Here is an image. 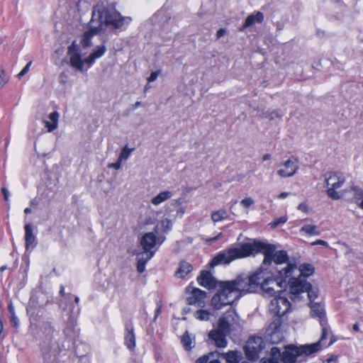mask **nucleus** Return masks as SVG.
<instances>
[{
	"label": "nucleus",
	"mask_w": 363,
	"mask_h": 363,
	"mask_svg": "<svg viewBox=\"0 0 363 363\" xmlns=\"http://www.w3.org/2000/svg\"><path fill=\"white\" fill-rule=\"evenodd\" d=\"M197 281L201 286L208 289H215L218 285L216 279L208 271H203L197 277Z\"/></svg>",
	"instance_id": "obj_16"
},
{
	"label": "nucleus",
	"mask_w": 363,
	"mask_h": 363,
	"mask_svg": "<svg viewBox=\"0 0 363 363\" xmlns=\"http://www.w3.org/2000/svg\"><path fill=\"white\" fill-rule=\"evenodd\" d=\"M59 113L57 111H53L49 115L50 121H45V126L47 128L48 132H52L57 128Z\"/></svg>",
	"instance_id": "obj_26"
},
{
	"label": "nucleus",
	"mask_w": 363,
	"mask_h": 363,
	"mask_svg": "<svg viewBox=\"0 0 363 363\" xmlns=\"http://www.w3.org/2000/svg\"><path fill=\"white\" fill-rule=\"evenodd\" d=\"M264 348V342L261 337H251L245 347V355L248 359L255 360Z\"/></svg>",
	"instance_id": "obj_9"
},
{
	"label": "nucleus",
	"mask_w": 363,
	"mask_h": 363,
	"mask_svg": "<svg viewBox=\"0 0 363 363\" xmlns=\"http://www.w3.org/2000/svg\"><path fill=\"white\" fill-rule=\"evenodd\" d=\"M287 220V217L286 216H281L279 218H277L276 219H274V220H272L270 223H269V225L272 228H277L279 225H282L284 223H285Z\"/></svg>",
	"instance_id": "obj_39"
},
{
	"label": "nucleus",
	"mask_w": 363,
	"mask_h": 363,
	"mask_svg": "<svg viewBox=\"0 0 363 363\" xmlns=\"http://www.w3.org/2000/svg\"><path fill=\"white\" fill-rule=\"evenodd\" d=\"M1 191H2V194H4V200L6 201H9V190L6 188H2Z\"/></svg>",
	"instance_id": "obj_53"
},
{
	"label": "nucleus",
	"mask_w": 363,
	"mask_h": 363,
	"mask_svg": "<svg viewBox=\"0 0 363 363\" xmlns=\"http://www.w3.org/2000/svg\"><path fill=\"white\" fill-rule=\"evenodd\" d=\"M235 311L233 309L227 311L224 315L219 318L218 330L216 331L229 335L230 326L235 323Z\"/></svg>",
	"instance_id": "obj_13"
},
{
	"label": "nucleus",
	"mask_w": 363,
	"mask_h": 363,
	"mask_svg": "<svg viewBox=\"0 0 363 363\" xmlns=\"http://www.w3.org/2000/svg\"><path fill=\"white\" fill-rule=\"evenodd\" d=\"M155 252H143L137 254V261L140 262H144L145 264L154 256Z\"/></svg>",
	"instance_id": "obj_32"
},
{
	"label": "nucleus",
	"mask_w": 363,
	"mask_h": 363,
	"mask_svg": "<svg viewBox=\"0 0 363 363\" xmlns=\"http://www.w3.org/2000/svg\"><path fill=\"white\" fill-rule=\"evenodd\" d=\"M296 281L293 282L291 286L290 290L292 294H299L301 292L307 291L308 298L311 303H313V301L318 297V291L315 288H313L311 284L307 281H300L299 284H296Z\"/></svg>",
	"instance_id": "obj_12"
},
{
	"label": "nucleus",
	"mask_w": 363,
	"mask_h": 363,
	"mask_svg": "<svg viewBox=\"0 0 363 363\" xmlns=\"http://www.w3.org/2000/svg\"><path fill=\"white\" fill-rule=\"evenodd\" d=\"M192 270L193 267L190 263L186 261H181L179 262V267L175 272V276L179 278H184Z\"/></svg>",
	"instance_id": "obj_24"
},
{
	"label": "nucleus",
	"mask_w": 363,
	"mask_h": 363,
	"mask_svg": "<svg viewBox=\"0 0 363 363\" xmlns=\"http://www.w3.org/2000/svg\"><path fill=\"white\" fill-rule=\"evenodd\" d=\"M70 65L75 69L83 72L84 65L85 64L84 59H82L80 53H74L69 55Z\"/></svg>",
	"instance_id": "obj_23"
},
{
	"label": "nucleus",
	"mask_w": 363,
	"mask_h": 363,
	"mask_svg": "<svg viewBox=\"0 0 363 363\" xmlns=\"http://www.w3.org/2000/svg\"><path fill=\"white\" fill-rule=\"evenodd\" d=\"M121 161L118 158L117 161L113 163H109L108 164V168H114L115 169H119L121 167Z\"/></svg>",
	"instance_id": "obj_47"
},
{
	"label": "nucleus",
	"mask_w": 363,
	"mask_h": 363,
	"mask_svg": "<svg viewBox=\"0 0 363 363\" xmlns=\"http://www.w3.org/2000/svg\"><path fill=\"white\" fill-rule=\"evenodd\" d=\"M264 19L263 13L258 11L255 14H251L247 17L243 24L242 29L248 28L255 23H261Z\"/></svg>",
	"instance_id": "obj_27"
},
{
	"label": "nucleus",
	"mask_w": 363,
	"mask_h": 363,
	"mask_svg": "<svg viewBox=\"0 0 363 363\" xmlns=\"http://www.w3.org/2000/svg\"><path fill=\"white\" fill-rule=\"evenodd\" d=\"M270 158H271V156H270V155H269V154H265V155H263V157H262V160H263L264 161H265V160H269Z\"/></svg>",
	"instance_id": "obj_59"
},
{
	"label": "nucleus",
	"mask_w": 363,
	"mask_h": 363,
	"mask_svg": "<svg viewBox=\"0 0 363 363\" xmlns=\"http://www.w3.org/2000/svg\"><path fill=\"white\" fill-rule=\"evenodd\" d=\"M30 205L32 206H37L38 205V202L36 201L35 199H33L30 201Z\"/></svg>",
	"instance_id": "obj_63"
},
{
	"label": "nucleus",
	"mask_w": 363,
	"mask_h": 363,
	"mask_svg": "<svg viewBox=\"0 0 363 363\" xmlns=\"http://www.w3.org/2000/svg\"><path fill=\"white\" fill-rule=\"evenodd\" d=\"M337 357L335 355H331L329 358L325 359L323 363H336Z\"/></svg>",
	"instance_id": "obj_52"
},
{
	"label": "nucleus",
	"mask_w": 363,
	"mask_h": 363,
	"mask_svg": "<svg viewBox=\"0 0 363 363\" xmlns=\"http://www.w3.org/2000/svg\"><path fill=\"white\" fill-rule=\"evenodd\" d=\"M298 169V160L291 157L279 164L277 174L281 178L291 177L296 173Z\"/></svg>",
	"instance_id": "obj_10"
},
{
	"label": "nucleus",
	"mask_w": 363,
	"mask_h": 363,
	"mask_svg": "<svg viewBox=\"0 0 363 363\" xmlns=\"http://www.w3.org/2000/svg\"><path fill=\"white\" fill-rule=\"evenodd\" d=\"M134 150V148L129 149L127 145H125L121 150L118 159L120 161L127 160L130 157L131 152Z\"/></svg>",
	"instance_id": "obj_36"
},
{
	"label": "nucleus",
	"mask_w": 363,
	"mask_h": 363,
	"mask_svg": "<svg viewBox=\"0 0 363 363\" xmlns=\"http://www.w3.org/2000/svg\"><path fill=\"white\" fill-rule=\"evenodd\" d=\"M220 289L211 298V306L215 310H220L223 307L231 305L233 302L238 299V296L235 291H230L227 284L222 281L219 284Z\"/></svg>",
	"instance_id": "obj_8"
},
{
	"label": "nucleus",
	"mask_w": 363,
	"mask_h": 363,
	"mask_svg": "<svg viewBox=\"0 0 363 363\" xmlns=\"http://www.w3.org/2000/svg\"><path fill=\"white\" fill-rule=\"evenodd\" d=\"M258 253L264 255L262 269L264 267L274 262L277 265L288 263L289 256L285 250H277L274 245L266 243L259 240L252 242H245L239 247L231 246L217 253L210 262V266L214 267L220 264H229L235 259H242Z\"/></svg>",
	"instance_id": "obj_1"
},
{
	"label": "nucleus",
	"mask_w": 363,
	"mask_h": 363,
	"mask_svg": "<svg viewBox=\"0 0 363 363\" xmlns=\"http://www.w3.org/2000/svg\"><path fill=\"white\" fill-rule=\"evenodd\" d=\"M226 33V30L224 28H220L216 33L217 38H220Z\"/></svg>",
	"instance_id": "obj_54"
},
{
	"label": "nucleus",
	"mask_w": 363,
	"mask_h": 363,
	"mask_svg": "<svg viewBox=\"0 0 363 363\" xmlns=\"http://www.w3.org/2000/svg\"><path fill=\"white\" fill-rule=\"evenodd\" d=\"M230 291H235L240 298L242 293H253L260 288L263 295L267 297H272L277 293L276 288L279 284H286V281H278L273 277V275L263 269L261 267L250 276L241 274L234 280L225 281ZM277 291H281L277 290Z\"/></svg>",
	"instance_id": "obj_2"
},
{
	"label": "nucleus",
	"mask_w": 363,
	"mask_h": 363,
	"mask_svg": "<svg viewBox=\"0 0 363 363\" xmlns=\"http://www.w3.org/2000/svg\"><path fill=\"white\" fill-rule=\"evenodd\" d=\"M145 265H146V264L144 263L143 262H140L137 261V271L139 273H143L145 269Z\"/></svg>",
	"instance_id": "obj_48"
},
{
	"label": "nucleus",
	"mask_w": 363,
	"mask_h": 363,
	"mask_svg": "<svg viewBox=\"0 0 363 363\" xmlns=\"http://www.w3.org/2000/svg\"><path fill=\"white\" fill-rule=\"evenodd\" d=\"M218 358L219 357L211 358L208 363H220Z\"/></svg>",
	"instance_id": "obj_57"
},
{
	"label": "nucleus",
	"mask_w": 363,
	"mask_h": 363,
	"mask_svg": "<svg viewBox=\"0 0 363 363\" xmlns=\"http://www.w3.org/2000/svg\"><path fill=\"white\" fill-rule=\"evenodd\" d=\"M325 186L328 188L326 193L333 200L341 199L347 190L337 191L345 182V177L342 173L331 172L324 174Z\"/></svg>",
	"instance_id": "obj_7"
},
{
	"label": "nucleus",
	"mask_w": 363,
	"mask_h": 363,
	"mask_svg": "<svg viewBox=\"0 0 363 363\" xmlns=\"http://www.w3.org/2000/svg\"><path fill=\"white\" fill-rule=\"evenodd\" d=\"M320 325L322 327V334L320 340L318 342H320V345H321V342L324 340L327 339L328 335L330 334V330L327 324V321L325 322V324H320ZM320 347H322V345H320Z\"/></svg>",
	"instance_id": "obj_38"
},
{
	"label": "nucleus",
	"mask_w": 363,
	"mask_h": 363,
	"mask_svg": "<svg viewBox=\"0 0 363 363\" xmlns=\"http://www.w3.org/2000/svg\"><path fill=\"white\" fill-rule=\"evenodd\" d=\"M74 53H79V46L75 44V43H72V44L69 46L68 48V50H67V54L69 55H73Z\"/></svg>",
	"instance_id": "obj_43"
},
{
	"label": "nucleus",
	"mask_w": 363,
	"mask_h": 363,
	"mask_svg": "<svg viewBox=\"0 0 363 363\" xmlns=\"http://www.w3.org/2000/svg\"><path fill=\"white\" fill-rule=\"evenodd\" d=\"M300 233L310 236L319 235L320 234V231L317 225L310 224L302 226L300 229Z\"/></svg>",
	"instance_id": "obj_28"
},
{
	"label": "nucleus",
	"mask_w": 363,
	"mask_h": 363,
	"mask_svg": "<svg viewBox=\"0 0 363 363\" xmlns=\"http://www.w3.org/2000/svg\"><path fill=\"white\" fill-rule=\"evenodd\" d=\"M212 316V313L206 309L201 308L194 313V317L200 321H208Z\"/></svg>",
	"instance_id": "obj_29"
},
{
	"label": "nucleus",
	"mask_w": 363,
	"mask_h": 363,
	"mask_svg": "<svg viewBox=\"0 0 363 363\" xmlns=\"http://www.w3.org/2000/svg\"><path fill=\"white\" fill-rule=\"evenodd\" d=\"M226 335H228V334H224L216 330H211L208 334L209 338L214 340L216 345L219 348H224L227 346Z\"/></svg>",
	"instance_id": "obj_20"
},
{
	"label": "nucleus",
	"mask_w": 363,
	"mask_h": 363,
	"mask_svg": "<svg viewBox=\"0 0 363 363\" xmlns=\"http://www.w3.org/2000/svg\"><path fill=\"white\" fill-rule=\"evenodd\" d=\"M320 350V342L301 345H287L281 351V361L282 363L306 362V357L313 355Z\"/></svg>",
	"instance_id": "obj_5"
},
{
	"label": "nucleus",
	"mask_w": 363,
	"mask_h": 363,
	"mask_svg": "<svg viewBox=\"0 0 363 363\" xmlns=\"http://www.w3.org/2000/svg\"><path fill=\"white\" fill-rule=\"evenodd\" d=\"M9 75L5 72L4 69L0 67V88H3L9 82Z\"/></svg>",
	"instance_id": "obj_37"
},
{
	"label": "nucleus",
	"mask_w": 363,
	"mask_h": 363,
	"mask_svg": "<svg viewBox=\"0 0 363 363\" xmlns=\"http://www.w3.org/2000/svg\"><path fill=\"white\" fill-rule=\"evenodd\" d=\"M352 329L354 330V331H359V325L358 324L355 323L352 326Z\"/></svg>",
	"instance_id": "obj_60"
},
{
	"label": "nucleus",
	"mask_w": 363,
	"mask_h": 363,
	"mask_svg": "<svg viewBox=\"0 0 363 363\" xmlns=\"http://www.w3.org/2000/svg\"><path fill=\"white\" fill-rule=\"evenodd\" d=\"M164 240V238H162V240H160V238H157L155 234L152 232L146 233L141 238L140 245L143 247V250L147 252H153L152 249L156 245V244H162Z\"/></svg>",
	"instance_id": "obj_15"
},
{
	"label": "nucleus",
	"mask_w": 363,
	"mask_h": 363,
	"mask_svg": "<svg viewBox=\"0 0 363 363\" xmlns=\"http://www.w3.org/2000/svg\"><path fill=\"white\" fill-rule=\"evenodd\" d=\"M125 344L130 350H132L135 347V337L134 333V328L131 321L125 323Z\"/></svg>",
	"instance_id": "obj_17"
},
{
	"label": "nucleus",
	"mask_w": 363,
	"mask_h": 363,
	"mask_svg": "<svg viewBox=\"0 0 363 363\" xmlns=\"http://www.w3.org/2000/svg\"><path fill=\"white\" fill-rule=\"evenodd\" d=\"M228 216L227 211L225 209H220L211 213V219L213 222H219L225 219Z\"/></svg>",
	"instance_id": "obj_31"
},
{
	"label": "nucleus",
	"mask_w": 363,
	"mask_h": 363,
	"mask_svg": "<svg viewBox=\"0 0 363 363\" xmlns=\"http://www.w3.org/2000/svg\"><path fill=\"white\" fill-rule=\"evenodd\" d=\"M9 311L11 315H13V314H15L14 307L11 304L9 305Z\"/></svg>",
	"instance_id": "obj_58"
},
{
	"label": "nucleus",
	"mask_w": 363,
	"mask_h": 363,
	"mask_svg": "<svg viewBox=\"0 0 363 363\" xmlns=\"http://www.w3.org/2000/svg\"><path fill=\"white\" fill-rule=\"evenodd\" d=\"M223 236V233H220L216 236L210 238L206 240V243L208 245H211L213 242L218 240L219 238H220Z\"/></svg>",
	"instance_id": "obj_45"
},
{
	"label": "nucleus",
	"mask_w": 363,
	"mask_h": 363,
	"mask_svg": "<svg viewBox=\"0 0 363 363\" xmlns=\"http://www.w3.org/2000/svg\"><path fill=\"white\" fill-rule=\"evenodd\" d=\"M25 230V241L26 248L28 250L30 248L33 249L35 246V236L33 233V226L31 223H27L24 227Z\"/></svg>",
	"instance_id": "obj_19"
},
{
	"label": "nucleus",
	"mask_w": 363,
	"mask_h": 363,
	"mask_svg": "<svg viewBox=\"0 0 363 363\" xmlns=\"http://www.w3.org/2000/svg\"><path fill=\"white\" fill-rule=\"evenodd\" d=\"M91 19L98 25L100 23L101 30L103 26H111L113 28H121L125 25H128L131 18L122 16L121 14L114 9H108L102 5H96L93 8Z\"/></svg>",
	"instance_id": "obj_4"
},
{
	"label": "nucleus",
	"mask_w": 363,
	"mask_h": 363,
	"mask_svg": "<svg viewBox=\"0 0 363 363\" xmlns=\"http://www.w3.org/2000/svg\"><path fill=\"white\" fill-rule=\"evenodd\" d=\"M186 290L189 294L186 298L187 303L203 308L206 298V292L191 286H189Z\"/></svg>",
	"instance_id": "obj_11"
},
{
	"label": "nucleus",
	"mask_w": 363,
	"mask_h": 363,
	"mask_svg": "<svg viewBox=\"0 0 363 363\" xmlns=\"http://www.w3.org/2000/svg\"><path fill=\"white\" fill-rule=\"evenodd\" d=\"M66 296H67V298H71L74 297V302H75L77 304H78V303H79V298L78 296H73L72 294H67Z\"/></svg>",
	"instance_id": "obj_55"
},
{
	"label": "nucleus",
	"mask_w": 363,
	"mask_h": 363,
	"mask_svg": "<svg viewBox=\"0 0 363 363\" xmlns=\"http://www.w3.org/2000/svg\"><path fill=\"white\" fill-rule=\"evenodd\" d=\"M182 342L186 350H190L194 347V342L188 332L182 336Z\"/></svg>",
	"instance_id": "obj_34"
},
{
	"label": "nucleus",
	"mask_w": 363,
	"mask_h": 363,
	"mask_svg": "<svg viewBox=\"0 0 363 363\" xmlns=\"http://www.w3.org/2000/svg\"><path fill=\"white\" fill-rule=\"evenodd\" d=\"M160 73V70L151 72L150 77L147 78L148 82H151L155 81Z\"/></svg>",
	"instance_id": "obj_46"
},
{
	"label": "nucleus",
	"mask_w": 363,
	"mask_h": 363,
	"mask_svg": "<svg viewBox=\"0 0 363 363\" xmlns=\"http://www.w3.org/2000/svg\"><path fill=\"white\" fill-rule=\"evenodd\" d=\"M74 322L75 320L74 319V318H72L70 320V323L72 325L71 327H67L64 330V333L68 337H72L75 333L74 330Z\"/></svg>",
	"instance_id": "obj_41"
},
{
	"label": "nucleus",
	"mask_w": 363,
	"mask_h": 363,
	"mask_svg": "<svg viewBox=\"0 0 363 363\" xmlns=\"http://www.w3.org/2000/svg\"><path fill=\"white\" fill-rule=\"evenodd\" d=\"M296 269V265L294 264H288L284 268L277 269V274L275 276L274 279L278 281H286V284L283 283L281 285L279 284L277 288L281 289L282 288L286 287L287 284H289L291 286L294 281H296V284H299L300 281H306L304 279L313 274L314 272V268L311 264H303L299 267V275L296 279L292 277L294 272Z\"/></svg>",
	"instance_id": "obj_6"
},
{
	"label": "nucleus",
	"mask_w": 363,
	"mask_h": 363,
	"mask_svg": "<svg viewBox=\"0 0 363 363\" xmlns=\"http://www.w3.org/2000/svg\"><path fill=\"white\" fill-rule=\"evenodd\" d=\"M289 195V193H288V192H282L277 196V198L279 199H284L286 198Z\"/></svg>",
	"instance_id": "obj_56"
},
{
	"label": "nucleus",
	"mask_w": 363,
	"mask_h": 363,
	"mask_svg": "<svg viewBox=\"0 0 363 363\" xmlns=\"http://www.w3.org/2000/svg\"><path fill=\"white\" fill-rule=\"evenodd\" d=\"M317 245H323L325 247L328 246V243L326 241L323 240H317L316 241L311 243V245H312V246Z\"/></svg>",
	"instance_id": "obj_51"
},
{
	"label": "nucleus",
	"mask_w": 363,
	"mask_h": 363,
	"mask_svg": "<svg viewBox=\"0 0 363 363\" xmlns=\"http://www.w3.org/2000/svg\"><path fill=\"white\" fill-rule=\"evenodd\" d=\"M311 316L313 318H318L320 322V324H325L327 321L325 318V313L323 308L318 303H311Z\"/></svg>",
	"instance_id": "obj_21"
},
{
	"label": "nucleus",
	"mask_w": 363,
	"mask_h": 363,
	"mask_svg": "<svg viewBox=\"0 0 363 363\" xmlns=\"http://www.w3.org/2000/svg\"><path fill=\"white\" fill-rule=\"evenodd\" d=\"M141 105L140 101H136L135 104L133 105V108L135 109L138 108Z\"/></svg>",
	"instance_id": "obj_62"
},
{
	"label": "nucleus",
	"mask_w": 363,
	"mask_h": 363,
	"mask_svg": "<svg viewBox=\"0 0 363 363\" xmlns=\"http://www.w3.org/2000/svg\"><path fill=\"white\" fill-rule=\"evenodd\" d=\"M100 23L96 25L94 20L91 19L89 22V30L86 31L81 39L80 43L83 48H89L91 46V39L94 35L98 34L101 31Z\"/></svg>",
	"instance_id": "obj_14"
},
{
	"label": "nucleus",
	"mask_w": 363,
	"mask_h": 363,
	"mask_svg": "<svg viewBox=\"0 0 363 363\" xmlns=\"http://www.w3.org/2000/svg\"><path fill=\"white\" fill-rule=\"evenodd\" d=\"M290 308L291 303L284 296H275L270 301L269 311L276 316L267 330V333L270 336L269 341L272 344L279 342V329L281 324L280 318L288 313Z\"/></svg>",
	"instance_id": "obj_3"
},
{
	"label": "nucleus",
	"mask_w": 363,
	"mask_h": 363,
	"mask_svg": "<svg viewBox=\"0 0 363 363\" xmlns=\"http://www.w3.org/2000/svg\"><path fill=\"white\" fill-rule=\"evenodd\" d=\"M11 323L15 328H17L19 325V320L15 314H13V315L11 316Z\"/></svg>",
	"instance_id": "obj_50"
},
{
	"label": "nucleus",
	"mask_w": 363,
	"mask_h": 363,
	"mask_svg": "<svg viewBox=\"0 0 363 363\" xmlns=\"http://www.w3.org/2000/svg\"><path fill=\"white\" fill-rule=\"evenodd\" d=\"M106 52V48L105 45L97 46L95 50L84 59L85 64L89 67L97 59L101 57Z\"/></svg>",
	"instance_id": "obj_18"
},
{
	"label": "nucleus",
	"mask_w": 363,
	"mask_h": 363,
	"mask_svg": "<svg viewBox=\"0 0 363 363\" xmlns=\"http://www.w3.org/2000/svg\"><path fill=\"white\" fill-rule=\"evenodd\" d=\"M32 64V62H29L23 68V69L18 74V77L21 78L23 76H24L29 70L30 67Z\"/></svg>",
	"instance_id": "obj_44"
},
{
	"label": "nucleus",
	"mask_w": 363,
	"mask_h": 363,
	"mask_svg": "<svg viewBox=\"0 0 363 363\" xmlns=\"http://www.w3.org/2000/svg\"><path fill=\"white\" fill-rule=\"evenodd\" d=\"M161 226L164 231H169L172 228V222L170 219L165 218L161 220Z\"/></svg>",
	"instance_id": "obj_40"
},
{
	"label": "nucleus",
	"mask_w": 363,
	"mask_h": 363,
	"mask_svg": "<svg viewBox=\"0 0 363 363\" xmlns=\"http://www.w3.org/2000/svg\"><path fill=\"white\" fill-rule=\"evenodd\" d=\"M254 200L250 197L245 198L240 201V204L245 208H249L254 204Z\"/></svg>",
	"instance_id": "obj_42"
},
{
	"label": "nucleus",
	"mask_w": 363,
	"mask_h": 363,
	"mask_svg": "<svg viewBox=\"0 0 363 363\" xmlns=\"http://www.w3.org/2000/svg\"><path fill=\"white\" fill-rule=\"evenodd\" d=\"M298 210L302 211V212H304V213H307L308 209V205L306 204V202H303V203H301L298 207H297Z\"/></svg>",
	"instance_id": "obj_49"
},
{
	"label": "nucleus",
	"mask_w": 363,
	"mask_h": 363,
	"mask_svg": "<svg viewBox=\"0 0 363 363\" xmlns=\"http://www.w3.org/2000/svg\"><path fill=\"white\" fill-rule=\"evenodd\" d=\"M173 196V192L171 191H163L159 193L157 196L151 199V203L154 206H159L162 203L169 200Z\"/></svg>",
	"instance_id": "obj_25"
},
{
	"label": "nucleus",
	"mask_w": 363,
	"mask_h": 363,
	"mask_svg": "<svg viewBox=\"0 0 363 363\" xmlns=\"http://www.w3.org/2000/svg\"><path fill=\"white\" fill-rule=\"evenodd\" d=\"M24 213H25L26 214L30 213H31V209H30V208H25V210H24Z\"/></svg>",
	"instance_id": "obj_64"
},
{
	"label": "nucleus",
	"mask_w": 363,
	"mask_h": 363,
	"mask_svg": "<svg viewBox=\"0 0 363 363\" xmlns=\"http://www.w3.org/2000/svg\"><path fill=\"white\" fill-rule=\"evenodd\" d=\"M281 350L277 347H272L268 358H262L260 363H281Z\"/></svg>",
	"instance_id": "obj_22"
},
{
	"label": "nucleus",
	"mask_w": 363,
	"mask_h": 363,
	"mask_svg": "<svg viewBox=\"0 0 363 363\" xmlns=\"http://www.w3.org/2000/svg\"><path fill=\"white\" fill-rule=\"evenodd\" d=\"M350 189L354 192L353 201L359 206L363 199V189L356 186H352Z\"/></svg>",
	"instance_id": "obj_30"
},
{
	"label": "nucleus",
	"mask_w": 363,
	"mask_h": 363,
	"mask_svg": "<svg viewBox=\"0 0 363 363\" xmlns=\"http://www.w3.org/2000/svg\"><path fill=\"white\" fill-rule=\"evenodd\" d=\"M220 357V353L218 352H210L208 354L203 355L199 357L196 363H208L211 358Z\"/></svg>",
	"instance_id": "obj_35"
},
{
	"label": "nucleus",
	"mask_w": 363,
	"mask_h": 363,
	"mask_svg": "<svg viewBox=\"0 0 363 363\" xmlns=\"http://www.w3.org/2000/svg\"><path fill=\"white\" fill-rule=\"evenodd\" d=\"M220 356H222L228 363H237L238 361V352L235 351H229L223 354L220 353Z\"/></svg>",
	"instance_id": "obj_33"
},
{
	"label": "nucleus",
	"mask_w": 363,
	"mask_h": 363,
	"mask_svg": "<svg viewBox=\"0 0 363 363\" xmlns=\"http://www.w3.org/2000/svg\"><path fill=\"white\" fill-rule=\"evenodd\" d=\"M60 294L65 295V287L62 285L60 286Z\"/></svg>",
	"instance_id": "obj_61"
}]
</instances>
